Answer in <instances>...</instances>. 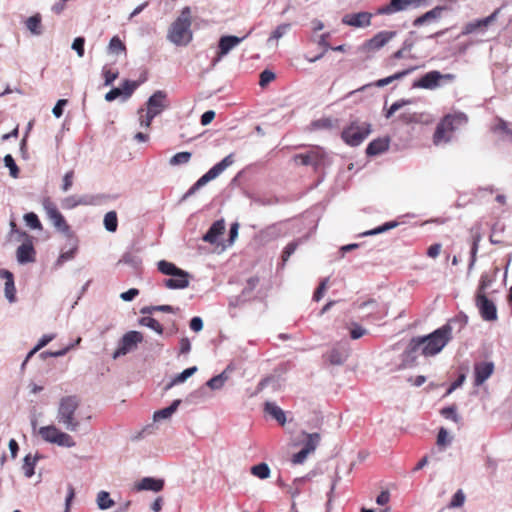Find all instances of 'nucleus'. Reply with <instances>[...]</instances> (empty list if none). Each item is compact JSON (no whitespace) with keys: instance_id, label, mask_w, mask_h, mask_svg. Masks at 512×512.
I'll use <instances>...</instances> for the list:
<instances>
[{"instance_id":"nucleus-1","label":"nucleus","mask_w":512,"mask_h":512,"mask_svg":"<svg viewBox=\"0 0 512 512\" xmlns=\"http://www.w3.org/2000/svg\"><path fill=\"white\" fill-rule=\"evenodd\" d=\"M449 341V337L440 327L428 335L413 337L409 341L405 351L402 353L403 365L413 366L419 350H421V354L426 357L437 355L443 350Z\"/></svg>"},{"instance_id":"nucleus-2","label":"nucleus","mask_w":512,"mask_h":512,"mask_svg":"<svg viewBox=\"0 0 512 512\" xmlns=\"http://www.w3.org/2000/svg\"><path fill=\"white\" fill-rule=\"evenodd\" d=\"M35 234H29L22 231L18 226H11V234L16 241L21 242L17 248L16 258L19 264H28L36 261V250L34 248V240H38L43 232V226H29Z\"/></svg>"},{"instance_id":"nucleus-3","label":"nucleus","mask_w":512,"mask_h":512,"mask_svg":"<svg viewBox=\"0 0 512 512\" xmlns=\"http://www.w3.org/2000/svg\"><path fill=\"white\" fill-rule=\"evenodd\" d=\"M468 122V117L463 112H454L444 115L438 122L432 136L435 146L447 144L452 141L454 132Z\"/></svg>"},{"instance_id":"nucleus-4","label":"nucleus","mask_w":512,"mask_h":512,"mask_svg":"<svg viewBox=\"0 0 512 512\" xmlns=\"http://www.w3.org/2000/svg\"><path fill=\"white\" fill-rule=\"evenodd\" d=\"M192 15L191 8L184 7L179 16L171 23L167 39L176 46H187L193 39L191 30Z\"/></svg>"},{"instance_id":"nucleus-5","label":"nucleus","mask_w":512,"mask_h":512,"mask_svg":"<svg viewBox=\"0 0 512 512\" xmlns=\"http://www.w3.org/2000/svg\"><path fill=\"white\" fill-rule=\"evenodd\" d=\"M80 405V400L76 395L62 397L59 402L56 419L68 431L75 432L80 426L75 413Z\"/></svg>"},{"instance_id":"nucleus-6","label":"nucleus","mask_w":512,"mask_h":512,"mask_svg":"<svg viewBox=\"0 0 512 512\" xmlns=\"http://www.w3.org/2000/svg\"><path fill=\"white\" fill-rule=\"evenodd\" d=\"M157 267L162 274L171 276L164 280V285L168 289H185L189 286L190 274L178 268L174 263L160 260Z\"/></svg>"},{"instance_id":"nucleus-7","label":"nucleus","mask_w":512,"mask_h":512,"mask_svg":"<svg viewBox=\"0 0 512 512\" xmlns=\"http://www.w3.org/2000/svg\"><path fill=\"white\" fill-rule=\"evenodd\" d=\"M166 93L164 91H156L147 101V110L140 109L138 111L140 125L149 128L154 117L159 115L168 105L166 103Z\"/></svg>"},{"instance_id":"nucleus-8","label":"nucleus","mask_w":512,"mask_h":512,"mask_svg":"<svg viewBox=\"0 0 512 512\" xmlns=\"http://www.w3.org/2000/svg\"><path fill=\"white\" fill-rule=\"evenodd\" d=\"M371 133V124L368 122L352 121L341 133L342 140L350 146L360 145Z\"/></svg>"},{"instance_id":"nucleus-9","label":"nucleus","mask_w":512,"mask_h":512,"mask_svg":"<svg viewBox=\"0 0 512 512\" xmlns=\"http://www.w3.org/2000/svg\"><path fill=\"white\" fill-rule=\"evenodd\" d=\"M226 226H210V229L203 235V240L205 242H209L211 244H215L217 246H222V248H226L229 245H232L238 236V228L239 226H230L229 238L224 241L223 235L225 234Z\"/></svg>"},{"instance_id":"nucleus-10","label":"nucleus","mask_w":512,"mask_h":512,"mask_svg":"<svg viewBox=\"0 0 512 512\" xmlns=\"http://www.w3.org/2000/svg\"><path fill=\"white\" fill-rule=\"evenodd\" d=\"M397 35L396 31H380L372 38L366 40L359 50L367 57H372L377 51L387 45Z\"/></svg>"},{"instance_id":"nucleus-11","label":"nucleus","mask_w":512,"mask_h":512,"mask_svg":"<svg viewBox=\"0 0 512 512\" xmlns=\"http://www.w3.org/2000/svg\"><path fill=\"white\" fill-rule=\"evenodd\" d=\"M234 162L233 156L228 155L219 163L214 165L208 172H206L202 177H200L186 192L184 198L193 195L198 189L207 184L209 181L215 179L219 176L227 167H229Z\"/></svg>"},{"instance_id":"nucleus-12","label":"nucleus","mask_w":512,"mask_h":512,"mask_svg":"<svg viewBox=\"0 0 512 512\" xmlns=\"http://www.w3.org/2000/svg\"><path fill=\"white\" fill-rule=\"evenodd\" d=\"M143 341V335L139 331H129L125 333L118 342V347L112 354L113 359H118L134 351L137 345Z\"/></svg>"},{"instance_id":"nucleus-13","label":"nucleus","mask_w":512,"mask_h":512,"mask_svg":"<svg viewBox=\"0 0 512 512\" xmlns=\"http://www.w3.org/2000/svg\"><path fill=\"white\" fill-rule=\"evenodd\" d=\"M455 78V75L452 73L442 74L439 71L433 70L420 77L414 83V87L433 90L437 88L441 82H453Z\"/></svg>"},{"instance_id":"nucleus-14","label":"nucleus","mask_w":512,"mask_h":512,"mask_svg":"<svg viewBox=\"0 0 512 512\" xmlns=\"http://www.w3.org/2000/svg\"><path fill=\"white\" fill-rule=\"evenodd\" d=\"M325 152L319 146H314L305 153H299L293 156V161L297 165L312 166L315 170L323 165Z\"/></svg>"},{"instance_id":"nucleus-15","label":"nucleus","mask_w":512,"mask_h":512,"mask_svg":"<svg viewBox=\"0 0 512 512\" xmlns=\"http://www.w3.org/2000/svg\"><path fill=\"white\" fill-rule=\"evenodd\" d=\"M475 305L479 310L480 316L485 321L497 320V308L493 301L488 299L486 294H475Z\"/></svg>"},{"instance_id":"nucleus-16","label":"nucleus","mask_w":512,"mask_h":512,"mask_svg":"<svg viewBox=\"0 0 512 512\" xmlns=\"http://www.w3.org/2000/svg\"><path fill=\"white\" fill-rule=\"evenodd\" d=\"M244 37H237L232 35L222 36L218 43V51L216 57L213 59L212 64L215 65L219 62L225 55H227L234 47L240 44Z\"/></svg>"},{"instance_id":"nucleus-17","label":"nucleus","mask_w":512,"mask_h":512,"mask_svg":"<svg viewBox=\"0 0 512 512\" xmlns=\"http://www.w3.org/2000/svg\"><path fill=\"white\" fill-rule=\"evenodd\" d=\"M468 323V316L464 312H459L456 316L449 319L446 324L441 326L442 331L452 339V333H459Z\"/></svg>"},{"instance_id":"nucleus-18","label":"nucleus","mask_w":512,"mask_h":512,"mask_svg":"<svg viewBox=\"0 0 512 512\" xmlns=\"http://www.w3.org/2000/svg\"><path fill=\"white\" fill-rule=\"evenodd\" d=\"M410 7H417L414 0H390V2L377 9L379 15H392Z\"/></svg>"},{"instance_id":"nucleus-19","label":"nucleus","mask_w":512,"mask_h":512,"mask_svg":"<svg viewBox=\"0 0 512 512\" xmlns=\"http://www.w3.org/2000/svg\"><path fill=\"white\" fill-rule=\"evenodd\" d=\"M500 13V8H497L488 17L469 22L464 27V34H472L476 31H485L489 25L494 23Z\"/></svg>"},{"instance_id":"nucleus-20","label":"nucleus","mask_w":512,"mask_h":512,"mask_svg":"<svg viewBox=\"0 0 512 512\" xmlns=\"http://www.w3.org/2000/svg\"><path fill=\"white\" fill-rule=\"evenodd\" d=\"M372 14L369 12H358L353 14H347L342 18V22L345 25L352 27H368L371 25Z\"/></svg>"},{"instance_id":"nucleus-21","label":"nucleus","mask_w":512,"mask_h":512,"mask_svg":"<svg viewBox=\"0 0 512 512\" xmlns=\"http://www.w3.org/2000/svg\"><path fill=\"white\" fill-rule=\"evenodd\" d=\"M494 364L492 362H478L474 366L475 386L482 385L493 373Z\"/></svg>"},{"instance_id":"nucleus-22","label":"nucleus","mask_w":512,"mask_h":512,"mask_svg":"<svg viewBox=\"0 0 512 512\" xmlns=\"http://www.w3.org/2000/svg\"><path fill=\"white\" fill-rule=\"evenodd\" d=\"M61 238L65 240L62 249L78 251V238L75 236L74 232L71 230V226H55Z\"/></svg>"},{"instance_id":"nucleus-23","label":"nucleus","mask_w":512,"mask_h":512,"mask_svg":"<svg viewBox=\"0 0 512 512\" xmlns=\"http://www.w3.org/2000/svg\"><path fill=\"white\" fill-rule=\"evenodd\" d=\"M0 277L5 279V297L10 303L15 302L16 300V288L14 283V276L13 273L6 270V269H0Z\"/></svg>"},{"instance_id":"nucleus-24","label":"nucleus","mask_w":512,"mask_h":512,"mask_svg":"<svg viewBox=\"0 0 512 512\" xmlns=\"http://www.w3.org/2000/svg\"><path fill=\"white\" fill-rule=\"evenodd\" d=\"M389 145L390 138L388 136L374 139L368 144L366 148V154L368 156H376L382 154L388 150Z\"/></svg>"},{"instance_id":"nucleus-25","label":"nucleus","mask_w":512,"mask_h":512,"mask_svg":"<svg viewBox=\"0 0 512 512\" xmlns=\"http://www.w3.org/2000/svg\"><path fill=\"white\" fill-rule=\"evenodd\" d=\"M164 487V480L163 479H156L153 477H144L141 479L135 486L137 491H153V492H159Z\"/></svg>"},{"instance_id":"nucleus-26","label":"nucleus","mask_w":512,"mask_h":512,"mask_svg":"<svg viewBox=\"0 0 512 512\" xmlns=\"http://www.w3.org/2000/svg\"><path fill=\"white\" fill-rule=\"evenodd\" d=\"M258 284H259L258 277H256V276L250 277L247 280L246 286L242 290V293L239 296L235 297V300L231 301V304L236 306V305H240V304L244 303L248 299L250 294L254 291V289L257 287Z\"/></svg>"},{"instance_id":"nucleus-27","label":"nucleus","mask_w":512,"mask_h":512,"mask_svg":"<svg viewBox=\"0 0 512 512\" xmlns=\"http://www.w3.org/2000/svg\"><path fill=\"white\" fill-rule=\"evenodd\" d=\"M348 350L343 347H334L327 353V360L332 365H343L348 358Z\"/></svg>"},{"instance_id":"nucleus-28","label":"nucleus","mask_w":512,"mask_h":512,"mask_svg":"<svg viewBox=\"0 0 512 512\" xmlns=\"http://www.w3.org/2000/svg\"><path fill=\"white\" fill-rule=\"evenodd\" d=\"M498 272H499V268L495 267L492 275H490L487 272L482 273L480 280H479L477 290H476V294H486V290L495 281Z\"/></svg>"},{"instance_id":"nucleus-29","label":"nucleus","mask_w":512,"mask_h":512,"mask_svg":"<svg viewBox=\"0 0 512 512\" xmlns=\"http://www.w3.org/2000/svg\"><path fill=\"white\" fill-rule=\"evenodd\" d=\"M264 411L271 415L279 424L284 425L286 422L285 412L275 403L267 401L264 404Z\"/></svg>"},{"instance_id":"nucleus-30","label":"nucleus","mask_w":512,"mask_h":512,"mask_svg":"<svg viewBox=\"0 0 512 512\" xmlns=\"http://www.w3.org/2000/svg\"><path fill=\"white\" fill-rule=\"evenodd\" d=\"M44 208L48 219L53 222V224H66L64 217L54 203L47 200L44 202Z\"/></svg>"},{"instance_id":"nucleus-31","label":"nucleus","mask_w":512,"mask_h":512,"mask_svg":"<svg viewBox=\"0 0 512 512\" xmlns=\"http://www.w3.org/2000/svg\"><path fill=\"white\" fill-rule=\"evenodd\" d=\"M181 404L180 399L174 400L168 407H165L163 409H160L156 412H154L153 420L154 421H160L164 419L170 418L178 409L179 405Z\"/></svg>"},{"instance_id":"nucleus-32","label":"nucleus","mask_w":512,"mask_h":512,"mask_svg":"<svg viewBox=\"0 0 512 512\" xmlns=\"http://www.w3.org/2000/svg\"><path fill=\"white\" fill-rule=\"evenodd\" d=\"M307 239V236L305 238H299L297 240H293L292 242L288 243L286 247L284 248L281 256V263L279 268L283 269L286 265V262L290 258V256L296 251L298 246L302 244Z\"/></svg>"},{"instance_id":"nucleus-33","label":"nucleus","mask_w":512,"mask_h":512,"mask_svg":"<svg viewBox=\"0 0 512 512\" xmlns=\"http://www.w3.org/2000/svg\"><path fill=\"white\" fill-rule=\"evenodd\" d=\"M442 11H443V7L437 6V7L433 8L432 10H430V11L424 13L423 15L417 17L413 21V26L419 27V26L423 25L426 22H430L432 20H435V19L439 18Z\"/></svg>"},{"instance_id":"nucleus-34","label":"nucleus","mask_w":512,"mask_h":512,"mask_svg":"<svg viewBox=\"0 0 512 512\" xmlns=\"http://www.w3.org/2000/svg\"><path fill=\"white\" fill-rule=\"evenodd\" d=\"M41 457L42 456L38 453L35 456L28 454L24 457L22 469H23L24 475L27 478H31L34 475L35 465Z\"/></svg>"},{"instance_id":"nucleus-35","label":"nucleus","mask_w":512,"mask_h":512,"mask_svg":"<svg viewBox=\"0 0 512 512\" xmlns=\"http://www.w3.org/2000/svg\"><path fill=\"white\" fill-rule=\"evenodd\" d=\"M60 430L54 425L43 426L39 429V435L42 439L48 443L55 444L57 436L60 434Z\"/></svg>"},{"instance_id":"nucleus-36","label":"nucleus","mask_w":512,"mask_h":512,"mask_svg":"<svg viewBox=\"0 0 512 512\" xmlns=\"http://www.w3.org/2000/svg\"><path fill=\"white\" fill-rule=\"evenodd\" d=\"M26 28L33 35H41L42 34V18L39 13L29 17L25 22Z\"/></svg>"},{"instance_id":"nucleus-37","label":"nucleus","mask_w":512,"mask_h":512,"mask_svg":"<svg viewBox=\"0 0 512 512\" xmlns=\"http://www.w3.org/2000/svg\"><path fill=\"white\" fill-rule=\"evenodd\" d=\"M197 367L192 366L189 368H186L181 373L177 374L170 383H168L165 387V390H168L172 388L174 385L180 384L185 382L189 377H191L194 373H196Z\"/></svg>"},{"instance_id":"nucleus-38","label":"nucleus","mask_w":512,"mask_h":512,"mask_svg":"<svg viewBox=\"0 0 512 512\" xmlns=\"http://www.w3.org/2000/svg\"><path fill=\"white\" fill-rule=\"evenodd\" d=\"M89 204H92V201L90 200L89 197H87V196L78 197L75 195L65 198L62 202V206L67 209H72L79 205H89Z\"/></svg>"},{"instance_id":"nucleus-39","label":"nucleus","mask_w":512,"mask_h":512,"mask_svg":"<svg viewBox=\"0 0 512 512\" xmlns=\"http://www.w3.org/2000/svg\"><path fill=\"white\" fill-rule=\"evenodd\" d=\"M117 264H126L131 266L133 269L138 270L142 264V260L138 255L126 252Z\"/></svg>"},{"instance_id":"nucleus-40","label":"nucleus","mask_w":512,"mask_h":512,"mask_svg":"<svg viewBox=\"0 0 512 512\" xmlns=\"http://www.w3.org/2000/svg\"><path fill=\"white\" fill-rule=\"evenodd\" d=\"M306 439L303 444V449L307 450L309 453H312L320 443L321 437L319 433H304Z\"/></svg>"},{"instance_id":"nucleus-41","label":"nucleus","mask_w":512,"mask_h":512,"mask_svg":"<svg viewBox=\"0 0 512 512\" xmlns=\"http://www.w3.org/2000/svg\"><path fill=\"white\" fill-rule=\"evenodd\" d=\"M227 380L228 375L226 374V371H223L222 373L210 378L206 382V386L212 390H219L224 386Z\"/></svg>"},{"instance_id":"nucleus-42","label":"nucleus","mask_w":512,"mask_h":512,"mask_svg":"<svg viewBox=\"0 0 512 512\" xmlns=\"http://www.w3.org/2000/svg\"><path fill=\"white\" fill-rule=\"evenodd\" d=\"M96 502L100 510L109 509L115 504L114 500L111 499L110 494L107 491H100L97 494Z\"/></svg>"},{"instance_id":"nucleus-43","label":"nucleus","mask_w":512,"mask_h":512,"mask_svg":"<svg viewBox=\"0 0 512 512\" xmlns=\"http://www.w3.org/2000/svg\"><path fill=\"white\" fill-rule=\"evenodd\" d=\"M139 324L154 330L157 334H163V326L153 317L146 316L139 319Z\"/></svg>"},{"instance_id":"nucleus-44","label":"nucleus","mask_w":512,"mask_h":512,"mask_svg":"<svg viewBox=\"0 0 512 512\" xmlns=\"http://www.w3.org/2000/svg\"><path fill=\"white\" fill-rule=\"evenodd\" d=\"M145 81V78L141 81H131V80H125L122 83V96H124L125 99L131 97V95L134 93V91L139 87V85Z\"/></svg>"},{"instance_id":"nucleus-45","label":"nucleus","mask_w":512,"mask_h":512,"mask_svg":"<svg viewBox=\"0 0 512 512\" xmlns=\"http://www.w3.org/2000/svg\"><path fill=\"white\" fill-rule=\"evenodd\" d=\"M251 473L260 479H267L270 476V468L266 463L262 462L252 466Z\"/></svg>"},{"instance_id":"nucleus-46","label":"nucleus","mask_w":512,"mask_h":512,"mask_svg":"<svg viewBox=\"0 0 512 512\" xmlns=\"http://www.w3.org/2000/svg\"><path fill=\"white\" fill-rule=\"evenodd\" d=\"M191 157H192V154L190 152H187V151L179 152L170 158L169 164L171 166L187 164L191 160Z\"/></svg>"},{"instance_id":"nucleus-47","label":"nucleus","mask_w":512,"mask_h":512,"mask_svg":"<svg viewBox=\"0 0 512 512\" xmlns=\"http://www.w3.org/2000/svg\"><path fill=\"white\" fill-rule=\"evenodd\" d=\"M440 414L444 418L450 419V420H452L455 423H459L461 421V417L457 413V407L454 404L451 405V406H447V407L442 408L440 410Z\"/></svg>"},{"instance_id":"nucleus-48","label":"nucleus","mask_w":512,"mask_h":512,"mask_svg":"<svg viewBox=\"0 0 512 512\" xmlns=\"http://www.w3.org/2000/svg\"><path fill=\"white\" fill-rule=\"evenodd\" d=\"M413 69H408V70H404V71H401V72H397L395 73L394 75H391L389 77H386V78H383V79H379L375 85L377 87H384L390 83H392L394 80H397V79H401L402 77L406 76L407 74H409Z\"/></svg>"},{"instance_id":"nucleus-49","label":"nucleus","mask_w":512,"mask_h":512,"mask_svg":"<svg viewBox=\"0 0 512 512\" xmlns=\"http://www.w3.org/2000/svg\"><path fill=\"white\" fill-rule=\"evenodd\" d=\"M479 241H480V236L474 235L472 246H471V251H470V261L468 264V272H470L474 268V265L476 263Z\"/></svg>"},{"instance_id":"nucleus-50","label":"nucleus","mask_w":512,"mask_h":512,"mask_svg":"<svg viewBox=\"0 0 512 512\" xmlns=\"http://www.w3.org/2000/svg\"><path fill=\"white\" fill-rule=\"evenodd\" d=\"M108 49L111 53L119 54L126 53V46L118 36L112 37L109 42Z\"/></svg>"},{"instance_id":"nucleus-51","label":"nucleus","mask_w":512,"mask_h":512,"mask_svg":"<svg viewBox=\"0 0 512 512\" xmlns=\"http://www.w3.org/2000/svg\"><path fill=\"white\" fill-rule=\"evenodd\" d=\"M55 440H56L55 444L58 446H61V447L71 448L76 445L73 438L68 433H65L62 431L60 432V434L57 436V439H55Z\"/></svg>"},{"instance_id":"nucleus-52","label":"nucleus","mask_w":512,"mask_h":512,"mask_svg":"<svg viewBox=\"0 0 512 512\" xmlns=\"http://www.w3.org/2000/svg\"><path fill=\"white\" fill-rule=\"evenodd\" d=\"M290 27H291V24H289V23H283V24L278 25L275 28V30L271 33V35L268 39V42H270L272 40H279L281 37H283L288 32Z\"/></svg>"},{"instance_id":"nucleus-53","label":"nucleus","mask_w":512,"mask_h":512,"mask_svg":"<svg viewBox=\"0 0 512 512\" xmlns=\"http://www.w3.org/2000/svg\"><path fill=\"white\" fill-rule=\"evenodd\" d=\"M465 498L464 492L461 489L457 490L448 504V508L462 507L465 502Z\"/></svg>"},{"instance_id":"nucleus-54","label":"nucleus","mask_w":512,"mask_h":512,"mask_svg":"<svg viewBox=\"0 0 512 512\" xmlns=\"http://www.w3.org/2000/svg\"><path fill=\"white\" fill-rule=\"evenodd\" d=\"M76 253H77L76 251H72L69 249L66 250V249L61 248L60 255H59L58 259L56 260L55 265L57 267L62 266L65 262L72 260L75 257Z\"/></svg>"},{"instance_id":"nucleus-55","label":"nucleus","mask_w":512,"mask_h":512,"mask_svg":"<svg viewBox=\"0 0 512 512\" xmlns=\"http://www.w3.org/2000/svg\"><path fill=\"white\" fill-rule=\"evenodd\" d=\"M425 113H403L400 115V120L404 124H411L416 123V121H422V118H424Z\"/></svg>"},{"instance_id":"nucleus-56","label":"nucleus","mask_w":512,"mask_h":512,"mask_svg":"<svg viewBox=\"0 0 512 512\" xmlns=\"http://www.w3.org/2000/svg\"><path fill=\"white\" fill-rule=\"evenodd\" d=\"M309 479V476H305V477H300V478H296L294 481H293V484L292 486L290 487L289 489V493L291 494V497L292 498H295L297 497L300 492H301V489H300V486L306 481Z\"/></svg>"},{"instance_id":"nucleus-57","label":"nucleus","mask_w":512,"mask_h":512,"mask_svg":"<svg viewBox=\"0 0 512 512\" xmlns=\"http://www.w3.org/2000/svg\"><path fill=\"white\" fill-rule=\"evenodd\" d=\"M4 163H5V166L9 168L10 170V175L13 177V178H17L18 177V174H19V168L18 166L16 165L13 157L8 154L4 157Z\"/></svg>"},{"instance_id":"nucleus-58","label":"nucleus","mask_w":512,"mask_h":512,"mask_svg":"<svg viewBox=\"0 0 512 512\" xmlns=\"http://www.w3.org/2000/svg\"><path fill=\"white\" fill-rule=\"evenodd\" d=\"M275 79V74L270 70H264L260 74L259 85L265 87Z\"/></svg>"},{"instance_id":"nucleus-59","label":"nucleus","mask_w":512,"mask_h":512,"mask_svg":"<svg viewBox=\"0 0 512 512\" xmlns=\"http://www.w3.org/2000/svg\"><path fill=\"white\" fill-rule=\"evenodd\" d=\"M367 333V330L360 326L357 323H353V326L350 330V337L354 340H357L364 336Z\"/></svg>"},{"instance_id":"nucleus-60","label":"nucleus","mask_w":512,"mask_h":512,"mask_svg":"<svg viewBox=\"0 0 512 512\" xmlns=\"http://www.w3.org/2000/svg\"><path fill=\"white\" fill-rule=\"evenodd\" d=\"M119 73L117 71H112L110 69H103V76H104V85L109 86L111 85L117 78Z\"/></svg>"},{"instance_id":"nucleus-61","label":"nucleus","mask_w":512,"mask_h":512,"mask_svg":"<svg viewBox=\"0 0 512 512\" xmlns=\"http://www.w3.org/2000/svg\"><path fill=\"white\" fill-rule=\"evenodd\" d=\"M328 278L323 279L313 294V300L318 302L322 299L326 290Z\"/></svg>"},{"instance_id":"nucleus-62","label":"nucleus","mask_w":512,"mask_h":512,"mask_svg":"<svg viewBox=\"0 0 512 512\" xmlns=\"http://www.w3.org/2000/svg\"><path fill=\"white\" fill-rule=\"evenodd\" d=\"M84 44H85V39L83 37L75 38L72 43V49L77 52V55L79 57L84 56Z\"/></svg>"},{"instance_id":"nucleus-63","label":"nucleus","mask_w":512,"mask_h":512,"mask_svg":"<svg viewBox=\"0 0 512 512\" xmlns=\"http://www.w3.org/2000/svg\"><path fill=\"white\" fill-rule=\"evenodd\" d=\"M70 346H67L63 349H60L58 351H44L40 354V357L45 360L48 357H61L64 356L70 349Z\"/></svg>"},{"instance_id":"nucleus-64","label":"nucleus","mask_w":512,"mask_h":512,"mask_svg":"<svg viewBox=\"0 0 512 512\" xmlns=\"http://www.w3.org/2000/svg\"><path fill=\"white\" fill-rule=\"evenodd\" d=\"M139 295V290L136 288H130L129 290L120 294V298L123 301L130 302Z\"/></svg>"}]
</instances>
